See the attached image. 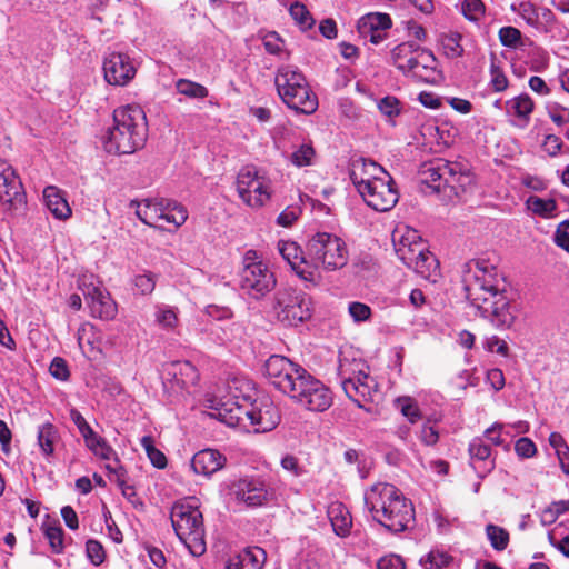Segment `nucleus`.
<instances>
[{
  "label": "nucleus",
  "instance_id": "f257e3e1",
  "mask_svg": "<svg viewBox=\"0 0 569 569\" xmlns=\"http://www.w3.org/2000/svg\"><path fill=\"white\" fill-rule=\"evenodd\" d=\"M469 267L463 278L468 300L497 328H510L517 318V310L507 296L505 278L485 261L475 262V270H471V264Z\"/></svg>",
  "mask_w": 569,
  "mask_h": 569
},
{
  "label": "nucleus",
  "instance_id": "f03ea898",
  "mask_svg": "<svg viewBox=\"0 0 569 569\" xmlns=\"http://www.w3.org/2000/svg\"><path fill=\"white\" fill-rule=\"evenodd\" d=\"M365 506L372 519L392 533L407 530L415 522V508L396 486L372 485L365 491Z\"/></svg>",
  "mask_w": 569,
  "mask_h": 569
},
{
  "label": "nucleus",
  "instance_id": "7ed1b4c3",
  "mask_svg": "<svg viewBox=\"0 0 569 569\" xmlns=\"http://www.w3.org/2000/svg\"><path fill=\"white\" fill-rule=\"evenodd\" d=\"M147 139L144 109H113L112 126L101 136V144L110 154H131L143 147Z\"/></svg>",
  "mask_w": 569,
  "mask_h": 569
},
{
  "label": "nucleus",
  "instance_id": "20e7f679",
  "mask_svg": "<svg viewBox=\"0 0 569 569\" xmlns=\"http://www.w3.org/2000/svg\"><path fill=\"white\" fill-rule=\"evenodd\" d=\"M170 520L174 532L193 557L202 556L207 550L203 517L198 506L191 500L173 503Z\"/></svg>",
  "mask_w": 569,
  "mask_h": 569
},
{
  "label": "nucleus",
  "instance_id": "39448f33",
  "mask_svg": "<svg viewBox=\"0 0 569 569\" xmlns=\"http://www.w3.org/2000/svg\"><path fill=\"white\" fill-rule=\"evenodd\" d=\"M363 368L365 363L361 361L349 360L346 357L340 358L338 377L346 396L357 407L371 412V407H367V403L372 402L373 397L378 393V383Z\"/></svg>",
  "mask_w": 569,
  "mask_h": 569
},
{
  "label": "nucleus",
  "instance_id": "423d86ee",
  "mask_svg": "<svg viewBox=\"0 0 569 569\" xmlns=\"http://www.w3.org/2000/svg\"><path fill=\"white\" fill-rule=\"evenodd\" d=\"M307 254L311 266L316 267L317 280L320 278L319 268L335 271L348 263V249L345 241L329 232L315 233L307 243Z\"/></svg>",
  "mask_w": 569,
  "mask_h": 569
},
{
  "label": "nucleus",
  "instance_id": "0eeeda50",
  "mask_svg": "<svg viewBox=\"0 0 569 569\" xmlns=\"http://www.w3.org/2000/svg\"><path fill=\"white\" fill-rule=\"evenodd\" d=\"M238 277L240 289L256 300L266 297L277 283L272 270L252 249L244 252Z\"/></svg>",
  "mask_w": 569,
  "mask_h": 569
},
{
  "label": "nucleus",
  "instance_id": "6e6552de",
  "mask_svg": "<svg viewBox=\"0 0 569 569\" xmlns=\"http://www.w3.org/2000/svg\"><path fill=\"white\" fill-rule=\"evenodd\" d=\"M236 189L243 203L258 209L270 200L271 180L262 169L252 164L244 166L237 174Z\"/></svg>",
  "mask_w": 569,
  "mask_h": 569
},
{
  "label": "nucleus",
  "instance_id": "1a4fd4ad",
  "mask_svg": "<svg viewBox=\"0 0 569 569\" xmlns=\"http://www.w3.org/2000/svg\"><path fill=\"white\" fill-rule=\"evenodd\" d=\"M420 179L431 192L439 193L450 188L451 191L457 193V188L463 186L462 180L468 179V176L463 173L459 163L437 159L422 164Z\"/></svg>",
  "mask_w": 569,
  "mask_h": 569
},
{
  "label": "nucleus",
  "instance_id": "9d476101",
  "mask_svg": "<svg viewBox=\"0 0 569 569\" xmlns=\"http://www.w3.org/2000/svg\"><path fill=\"white\" fill-rule=\"evenodd\" d=\"M264 376L280 392L292 396L297 385L302 380L307 370L284 356L272 355L264 362Z\"/></svg>",
  "mask_w": 569,
  "mask_h": 569
},
{
  "label": "nucleus",
  "instance_id": "9b49d317",
  "mask_svg": "<svg viewBox=\"0 0 569 569\" xmlns=\"http://www.w3.org/2000/svg\"><path fill=\"white\" fill-rule=\"evenodd\" d=\"M276 308L279 318L288 326H298L312 316V300L309 295L291 287L276 293Z\"/></svg>",
  "mask_w": 569,
  "mask_h": 569
},
{
  "label": "nucleus",
  "instance_id": "f8f14e48",
  "mask_svg": "<svg viewBox=\"0 0 569 569\" xmlns=\"http://www.w3.org/2000/svg\"><path fill=\"white\" fill-rule=\"evenodd\" d=\"M276 86L287 107H300L310 101V88L305 76L295 67H281L276 77Z\"/></svg>",
  "mask_w": 569,
  "mask_h": 569
},
{
  "label": "nucleus",
  "instance_id": "ddd939ff",
  "mask_svg": "<svg viewBox=\"0 0 569 569\" xmlns=\"http://www.w3.org/2000/svg\"><path fill=\"white\" fill-rule=\"evenodd\" d=\"M290 398L308 410L322 412L332 405L330 389L308 371Z\"/></svg>",
  "mask_w": 569,
  "mask_h": 569
},
{
  "label": "nucleus",
  "instance_id": "4468645a",
  "mask_svg": "<svg viewBox=\"0 0 569 569\" xmlns=\"http://www.w3.org/2000/svg\"><path fill=\"white\" fill-rule=\"evenodd\" d=\"M363 201L373 210L386 212L391 210L399 200V192L392 177L388 173L358 191Z\"/></svg>",
  "mask_w": 569,
  "mask_h": 569
},
{
  "label": "nucleus",
  "instance_id": "2eb2a0df",
  "mask_svg": "<svg viewBox=\"0 0 569 569\" xmlns=\"http://www.w3.org/2000/svg\"><path fill=\"white\" fill-rule=\"evenodd\" d=\"M79 288L93 318L112 320L117 316V303L103 288L96 286L93 282L87 283L86 279L82 280Z\"/></svg>",
  "mask_w": 569,
  "mask_h": 569
},
{
  "label": "nucleus",
  "instance_id": "dca6fc26",
  "mask_svg": "<svg viewBox=\"0 0 569 569\" xmlns=\"http://www.w3.org/2000/svg\"><path fill=\"white\" fill-rule=\"evenodd\" d=\"M230 493L238 502L251 508L263 506L270 497L266 482L259 478H241L232 482Z\"/></svg>",
  "mask_w": 569,
  "mask_h": 569
},
{
  "label": "nucleus",
  "instance_id": "f3484780",
  "mask_svg": "<svg viewBox=\"0 0 569 569\" xmlns=\"http://www.w3.org/2000/svg\"><path fill=\"white\" fill-rule=\"evenodd\" d=\"M280 412L272 399L267 395H260L251 402L250 426L256 432L273 430L280 422Z\"/></svg>",
  "mask_w": 569,
  "mask_h": 569
},
{
  "label": "nucleus",
  "instance_id": "a211bd4d",
  "mask_svg": "<svg viewBox=\"0 0 569 569\" xmlns=\"http://www.w3.org/2000/svg\"><path fill=\"white\" fill-rule=\"evenodd\" d=\"M392 242L396 254L407 267L421 257L427 249L418 231L409 228L405 232L396 230L392 234Z\"/></svg>",
  "mask_w": 569,
  "mask_h": 569
},
{
  "label": "nucleus",
  "instance_id": "6ab92c4d",
  "mask_svg": "<svg viewBox=\"0 0 569 569\" xmlns=\"http://www.w3.org/2000/svg\"><path fill=\"white\" fill-rule=\"evenodd\" d=\"M103 74L109 84L124 86L136 74L130 57L121 52H111L103 60Z\"/></svg>",
  "mask_w": 569,
  "mask_h": 569
},
{
  "label": "nucleus",
  "instance_id": "aec40b11",
  "mask_svg": "<svg viewBox=\"0 0 569 569\" xmlns=\"http://www.w3.org/2000/svg\"><path fill=\"white\" fill-rule=\"evenodd\" d=\"M278 251L299 278L305 281L316 282V267L311 266L310 259L306 258L301 248L293 241H279Z\"/></svg>",
  "mask_w": 569,
  "mask_h": 569
},
{
  "label": "nucleus",
  "instance_id": "412c9836",
  "mask_svg": "<svg viewBox=\"0 0 569 569\" xmlns=\"http://www.w3.org/2000/svg\"><path fill=\"white\" fill-rule=\"evenodd\" d=\"M0 199L8 203H23L26 192L20 177L13 167L0 159Z\"/></svg>",
  "mask_w": 569,
  "mask_h": 569
},
{
  "label": "nucleus",
  "instance_id": "4be33fe9",
  "mask_svg": "<svg viewBox=\"0 0 569 569\" xmlns=\"http://www.w3.org/2000/svg\"><path fill=\"white\" fill-rule=\"evenodd\" d=\"M214 409L218 418L230 427L241 426L246 428V421L250 423L251 401L224 399Z\"/></svg>",
  "mask_w": 569,
  "mask_h": 569
},
{
  "label": "nucleus",
  "instance_id": "5701e85b",
  "mask_svg": "<svg viewBox=\"0 0 569 569\" xmlns=\"http://www.w3.org/2000/svg\"><path fill=\"white\" fill-rule=\"evenodd\" d=\"M386 174L388 172L373 160L357 158L351 161L350 180L357 191L361 190L363 186L371 184V181L386 177Z\"/></svg>",
  "mask_w": 569,
  "mask_h": 569
},
{
  "label": "nucleus",
  "instance_id": "b1692460",
  "mask_svg": "<svg viewBox=\"0 0 569 569\" xmlns=\"http://www.w3.org/2000/svg\"><path fill=\"white\" fill-rule=\"evenodd\" d=\"M470 465L478 477L485 478L495 468V459L491 457V447L482 437H475L468 447Z\"/></svg>",
  "mask_w": 569,
  "mask_h": 569
},
{
  "label": "nucleus",
  "instance_id": "393cba45",
  "mask_svg": "<svg viewBox=\"0 0 569 569\" xmlns=\"http://www.w3.org/2000/svg\"><path fill=\"white\" fill-rule=\"evenodd\" d=\"M44 206L57 220H68L72 216L67 192L57 186H47L42 192Z\"/></svg>",
  "mask_w": 569,
  "mask_h": 569
},
{
  "label": "nucleus",
  "instance_id": "a878e982",
  "mask_svg": "<svg viewBox=\"0 0 569 569\" xmlns=\"http://www.w3.org/2000/svg\"><path fill=\"white\" fill-rule=\"evenodd\" d=\"M226 457L216 449L198 451L191 459L190 466L194 473L209 477L224 467Z\"/></svg>",
  "mask_w": 569,
  "mask_h": 569
},
{
  "label": "nucleus",
  "instance_id": "bb28decb",
  "mask_svg": "<svg viewBox=\"0 0 569 569\" xmlns=\"http://www.w3.org/2000/svg\"><path fill=\"white\" fill-rule=\"evenodd\" d=\"M267 559L266 551L257 546L248 547L231 556L226 569H262Z\"/></svg>",
  "mask_w": 569,
  "mask_h": 569
},
{
  "label": "nucleus",
  "instance_id": "cd10ccee",
  "mask_svg": "<svg viewBox=\"0 0 569 569\" xmlns=\"http://www.w3.org/2000/svg\"><path fill=\"white\" fill-rule=\"evenodd\" d=\"M208 331L211 340L218 345L241 341L244 336L243 326L236 321L227 322L224 325L211 322Z\"/></svg>",
  "mask_w": 569,
  "mask_h": 569
},
{
  "label": "nucleus",
  "instance_id": "c85d7f7f",
  "mask_svg": "<svg viewBox=\"0 0 569 569\" xmlns=\"http://www.w3.org/2000/svg\"><path fill=\"white\" fill-rule=\"evenodd\" d=\"M168 373L172 376V383L179 389H188L199 379L198 369L187 360L171 362L168 366Z\"/></svg>",
  "mask_w": 569,
  "mask_h": 569
},
{
  "label": "nucleus",
  "instance_id": "c756f323",
  "mask_svg": "<svg viewBox=\"0 0 569 569\" xmlns=\"http://www.w3.org/2000/svg\"><path fill=\"white\" fill-rule=\"evenodd\" d=\"M328 518L333 532L345 538L350 533L352 527V517L348 508L339 501L331 502L327 510Z\"/></svg>",
  "mask_w": 569,
  "mask_h": 569
},
{
  "label": "nucleus",
  "instance_id": "7c9ffc66",
  "mask_svg": "<svg viewBox=\"0 0 569 569\" xmlns=\"http://www.w3.org/2000/svg\"><path fill=\"white\" fill-rule=\"evenodd\" d=\"M134 204V202H132ZM163 202L156 199H143L136 203V214L144 223L150 227L163 226L159 222L163 216Z\"/></svg>",
  "mask_w": 569,
  "mask_h": 569
},
{
  "label": "nucleus",
  "instance_id": "2f4dec72",
  "mask_svg": "<svg viewBox=\"0 0 569 569\" xmlns=\"http://www.w3.org/2000/svg\"><path fill=\"white\" fill-rule=\"evenodd\" d=\"M391 26L392 21L388 13L370 12L359 19L357 29L360 37L367 39L368 33L386 31L390 29Z\"/></svg>",
  "mask_w": 569,
  "mask_h": 569
},
{
  "label": "nucleus",
  "instance_id": "473e14b6",
  "mask_svg": "<svg viewBox=\"0 0 569 569\" xmlns=\"http://www.w3.org/2000/svg\"><path fill=\"white\" fill-rule=\"evenodd\" d=\"M82 437L87 448L94 456L106 461L113 460L116 465L119 463L117 452L114 451V449L107 442L104 438H102L96 431H93V429L84 433Z\"/></svg>",
  "mask_w": 569,
  "mask_h": 569
},
{
  "label": "nucleus",
  "instance_id": "72a5a7b5",
  "mask_svg": "<svg viewBox=\"0 0 569 569\" xmlns=\"http://www.w3.org/2000/svg\"><path fill=\"white\" fill-rule=\"evenodd\" d=\"M60 440V433L56 426L50 422L38 427L37 441L41 453L48 459L53 456L54 447Z\"/></svg>",
  "mask_w": 569,
  "mask_h": 569
},
{
  "label": "nucleus",
  "instance_id": "f704fd0d",
  "mask_svg": "<svg viewBox=\"0 0 569 569\" xmlns=\"http://www.w3.org/2000/svg\"><path fill=\"white\" fill-rule=\"evenodd\" d=\"M229 392L226 399H232L238 401H253L260 396L254 387V383L246 379H233L229 386Z\"/></svg>",
  "mask_w": 569,
  "mask_h": 569
},
{
  "label": "nucleus",
  "instance_id": "c9c22d12",
  "mask_svg": "<svg viewBox=\"0 0 569 569\" xmlns=\"http://www.w3.org/2000/svg\"><path fill=\"white\" fill-rule=\"evenodd\" d=\"M408 268L413 269L422 278L432 280L433 282H436V278L439 274V261L428 250V248L421 257H419L412 264H409Z\"/></svg>",
  "mask_w": 569,
  "mask_h": 569
},
{
  "label": "nucleus",
  "instance_id": "e433bc0d",
  "mask_svg": "<svg viewBox=\"0 0 569 569\" xmlns=\"http://www.w3.org/2000/svg\"><path fill=\"white\" fill-rule=\"evenodd\" d=\"M418 46L415 42H402L396 46L391 51V59L393 64L405 73L410 69L413 63L416 50Z\"/></svg>",
  "mask_w": 569,
  "mask_h": 569
},
{
  "label": "nucleus",
  "instance_id": "4c0bfd02",
  "mask_svg": "<svg viewBox=\"0 0 569 569\" xmlns=\"http://www.w3.org/2000/svg\"><path fill=\"white\" fill-rule=\"evenodd\" d=\"M527 208L536 216L549 219L556 216L558 206L555 199H543L530 196L526 201Z\"/></svg>",
  "mask_w": 569,
  "mask_h": 569
},
{
  "label": "nucleus",
  "instance_id": "58836bf2",
  "mask_svg": "<svg viewBox=\"0 0 569 569\" xmlns=\"http://www.w3.org/2000/svg\"><path fill=\"white\" fill-rule=\"evenodd\" d=\"M441 417L437 415L428 416L420 429L419 439L427 447H433L438 443L440 438V429L438 423Z\"/></svg>",
  "mask_w": 569,
  "mask_h": 569
},
{
  "label": "nucleus",
  "instance_id": "ea45409f",
  "mask_svg": "<svg viewBox=\"0 0 569 569\" xmlns=\"http://www.w3.org/2000/svg\"><path fill=\"white\" fill-rule=\"evenodd\" d=\"M418 100L423 107H442L445 103L452 108L456 107H471L470 102L463 99L453 97H441L435 92L422 91L418 96Z\"/></svg>",
  "mask_w": 569,
  "mask_h": 569
},
{
  "label": "nucleus",
  "instance_id": "a19ab883",
  "mask_svg": "<svg viewBox=\"0 0 569 569\" xmlns=\"http://www.w3.org/2000/svg\"><path fill=\"white\" fill-rule=\"evenodd\" d=\"M156 323L164 330H174L178 326V309L168 305H157L154 310Z\"/></svg>",
  "mask_w": 569,
  "mask_h": 569
},
{
  "label": "nucleus",
  "instance_id": "79ce46f5",
  "mask_svg": "<svg viewBox=\"0 0 569 569\" xmlns=\"http://www.w3.org/2000/svg\"><path fill=\"white\" fill-rule=\"evenodd\" d=\"M106 469L109 472H113L117 476V485L119 489L121 490L122 496L134 507L142 506V501L137 495L136 488L132 485H129L123 479V469L122 467H116L111 463H108L106 466Z\"/></svg>",
  "mask_w": 569,
  "mask_h": 569
},
{
  "label": "nucleus",
  "instance_id": "37998d69",
  "mask_svg": "<svg viewBox=\"0 0 569 569\" xmlns=\"http://www.w3.org/2000/svg\"><path fill=\"white\" fill-rule=\"evenodd\" d=\"M395 406L411 425L422 419L421 410L417 401L411 397H398L395 400Z\"/></svg>",
  "mask_w": 569,
  "mask_h": 569
},
{
  "label": "nucleus",
  "instance_id": "c03bdc74",
  "mask_svg": "<svg viewBox=\"0 0 569 569\" xmlns=\"http://www.w3.org/2000/svg\"><path fill=\"white\" fill-rule=\"evenodd\" d=\"M486 536L490 542V546L497 551L505 550L509 545V532L500 526L492 523L487 525Z\"/></svg>",
  "mask_w": 569,
  "mask_h": 569
},
{
  "label": "nucleus",
  "instance_id": "a18cd8bd",
  "mask_svg": "<svg viewBox=\"0 0 569 569\" xmlns=\"http://www.w3.org/2000/svg\"><path fill=\"white\" fill-rule=\"evenodd\" d=\"M140 445L144 449L147 457L153 467L158 469L167 467V458L162 451L154 447V440L151 436H143L140 440Z\"/></svg>",
  "mask_w": 569,
  "mask_h": 569
},
{
  "label": "nucleus",
  "instance_id": "49530a36",
  "mask_svg": "<svg viewBox=\"0 0 569 569\" xmlns=\"http://www.w3.org/2000/svg\"><path fill=\"white\" fill-rule=\"evenodd\" d=\"M407 74L425 83H438L442 79V73L438 67H412L410 66Z\"/></svg>",
  "mask_w": 569,
  "mask_h": 569
},
{
  "label": "nucleus",
  "instance_id": "de8ad7c7",
  "mask_svg": "<svg viewBox=\"0 0 569 569\" xmlns=\"http://www.w3.org/2000/svg\"><path fill=\"white\" fill-rule=\"evenodd\" d=\"M289 13L303 31L309 30L315 26V19L312 18L307 7L301 2L297 1L292 3L289 8Z\"/></svg>",
  "mask_w": 569,
  "mask_h": 569
},
{
  "label": "nucleus",
  "instance_id": "09e8293b",
  "mask_svg": "<svg viewBox=\"0 0 569 569\" xmlns=\"http://www.w3.org/2000/svg\"><path fill=\"white\" fill-rule=\"evenodd\" d=\"M462 36L458 32H450L442 36L441 44L445 54L450 59L459 58L463 54V47L461 46Z\"/></svg>",
  "mask_w": 569,
  "mask_h": 569
},
{
  "label": "nucleus",
  "instance_id": "8fccbe9b",
  "mask_svg": "<svg viewBox=\"0 0 569 569\" xmlns=\"http://www.w3.org/2000/svg\"><path fill=\"white\" fill-rule=\"evenodd\" d=\"M316 152L310 143L300 144L290 156V161L298 168L311 166L313 163Z\"/></svg>",
  "mask_w": 569,
  "mask_h": 569
},
{
  "label": "nucleus",
  "instance_id": "3c124183",
  "mask_svg": "<svg viewBox=\"0 0 569 569\" xmlns=\"http://www.w3.org/2000/svg\"><path fill=\"white\" fill-rule=\"evenodd\" d=\"M43 533L49 541L52 552L57 555L62 553L64 549L62 528L56 525H48L43 528Z\"/></svg>",
  "mask_w": 569,
  "mask_h": 569
},
{
  "label": "nucleus",
  "instance_id": "603ef678",
  "mask_svg": "<svg viewBox=\"0 0 569 569\" xmlns=\"http://www.w3.org/2000/svg\"><path fill=\"white\" fill-rule=\"evenodd\" d=\"M176 88L180 94L189 98H204L208 96L206 87L187 79H180L177 81Z\"/></svg>",
  "mask_w": 569,
  "mask_h": 569
},
{
  "label": "nucleus",
  "instance_id": "864d4df0",
  "mask_svg": "<svg viewBox=\"0 0 569 569\" xmlns=\"http://www.w3.org/2000/svg\"><path fill=\"white\" fill-rule=\"evenodd\" d=\"M451 561V557L443 551H430L423 558H421L420 563L425 569H440L449 565Z\"/></svg>",
  "mask_w": 569,
  "mask_h": 569
},
{
  "label": "nucleus",
  "instance_id": "5fc2aeb1",
  "mask_svg": "<svg viewBox=\"0 0 569 569\" xmlns=\"http://www.w3.org/2000/svg\"><path fill=\"white\" fill-rule=\"evenodd\" d=\"M499 40L503 47L508 48H518L521 44V38L522 34L519 29L507 26L500 28L499 32Z\"/></svg>",
  "mask_w": 569,
  "mask_h": 569
},
{
  "label": "nucleus",
  "instance_id": "6e6d98bb",
  "mask_svg": "<svg viewBox=\"0 0 569 569\" xmlns=\"http://www.w3.org/2000/svg\"><path fill=\"white\" fill-rule=\"evenodd\" d=\"M86 555L91 565L98 567L106 559V551L100 541L89 539L86 542Z\"/></svg>",
  "mask_w": 569,
  "mask_h": 569
},
{
  "label": "nucleus",
  "instance_id": "4d7b16f0",
  "mask_svg": "<svg viewBox=\"0 0 569 569\" xmlns=\"http://www.w3.org/2000/svg\"><path fill=\"white\" fill-rule=\"evenodd\" d=\"M157 283V277L154 273L146 271L141 274H137L133 279L136 289L143 296L153 292Z\"/></svg>",
  "mask_w": 569,
  "mask_h": 569
},
{
  "label": "nucleus",
  "instance_id": "13d9d810",
  "mask_svg": "<svg viewBox=\"0 0 569 569\" xmlns=\"http://www.w3.org/2000/svg\"><path fill=\"white\" fill-rule=\"evenodd\" d=\"M461 12L466 19L478 21L485 14V4L481 0H465L461 4Z\"/></svg>",
  "mask_w": 569,
  "mask_h": 569
},
{
  "label": "nucleus",
  "instance_id": "bf43d9fd",
  "mask_svg": "<svg viewBox=\"0 0 569 569\" xmlns=\"http://www.w3.org/2000/svg\"><path fill=\"white\" fill-rule=\"evenodd\" d=\"M262 41L268 53L279 56L284 52V41L276 31L268 32Z\"/></svg>",
  "mask_w": 569,
  "mask_h": 569
},
{
  "label": "nucleus",
  "instance_id": "052dcab7",
  "mask_svg": "<svg viewBox=\"0 0 569 569\" xmlns=\"http://www.w3.org/2000/svg\"><path fill=\"white\" fill-rule=\"evenodd\" d=\"M518 13L529 26H539V9L530 1L520 2Z\"/></svg>",
  "mask_w": 569,
  "mask_h": 569
},
{
  "label": "nucleus",
  "instance_id": "680f3d73",
  "mask_svg": "<svg viewBox=\"0 0 569 569\" xmlns=\"http://www.w3.org/2000/svg\"><path fill=\"white\" fill-rule=\"evenodd\" d=\"M532 110L533 109H506V116L512 126L522 129L528 126Z\"/></svg>",
  "mask_w": 569,
  "mask_h": 569
},
{
  "label": "nucleus",
  "instance_id": "e2e57ef3",
  "mask_svg": "<svg viewBox=\"0 0 569 569\" xmlns=\"http://www.w3.org/2000/svg\"><path fill=\"white\" fill-rule=\"evenodd\" d=\"M503 427L505 426L502 423L495 422L492 426L485 430L482 438L495 446L508 448L509 445H506L502 438Z\"/></svg>",
  "mask_w": 569,
  "mask_h": 569
},
{
  "label": "nucleus",
  "instance_id": "0e129e2a",
  "mask_svg": "<svg viewBox=\"0 0 569 569\" xmlns=\"http://www.w3.org/2000/svg\"><path fill=\"white\" fill-rule=\"evenodd\" d=\"M348 310H349L350 317L356 322L366 321L371 316L370 307L367 306L366 303L358 302V301L350 302L349 307H348Z\"/></svg>",
  "mask_w": 569,
  "mask_h": 569
},
{
  "label": "nucleus",
  "instance_id": "69168bd1",
  "mask_svg": "<svg viewBox=\"0 0 569 569\" xmlns=\"http://www.w3.org/2000/svg\"><path fill=\"white\" fill-rule=\"evenodd\" d=\"M412 67H438V61L430 50L418 47Z\"/></svg>",
  "mask_w": 569,
  "mask_h": 569
},
{
  "label": "nucleus",
  "instance_id": "338daca9",
  "mask_svg": "<svg viewBox=\"0 0 569 569\" xmlns=\"http://www.w3.org/2000/svg\"><path fill=\"white\" fill-rule=\"evenodd\" d=\"M406 565L403 559L395 553L381 557L377 561V569H405Z\"/></svg>",
  "mask_w": 569,
  "mask_h": 569
},
{
  "label": "nucleus",
  "instance_id": "774afa93",
  "mask_svg": "<svg viewBox=\"0 0 569 569\" xmlns=\"http://www.w3.org/2000/svg\"><path fill=\"white\" fill-rule=\"evenodd\" d=\"M555 242L569 252V221L566 220L559 223L555 232Z\"/></svg>",
  "mask_w": 569,
  "mask_h": 569
}]
</instances>
